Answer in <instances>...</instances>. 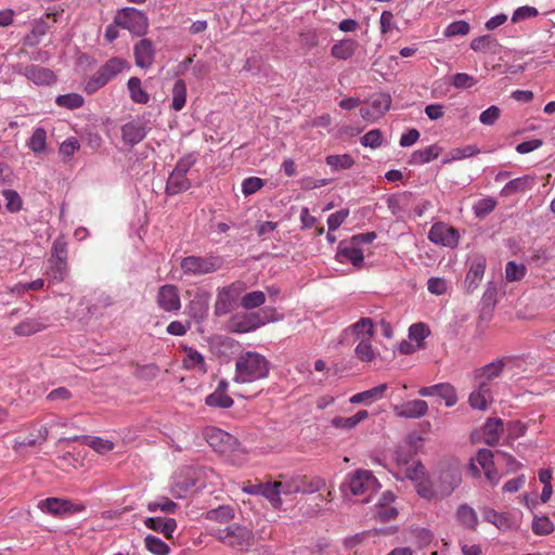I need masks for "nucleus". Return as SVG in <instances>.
Wrapping results in <instances>:
<instances>
[{"mask_svg":"<svg viewBox=\"0 0 555 555\" xmlns=\"http://www.w3.org/2000/svg\"><path fill=\"white\" fill-rule=\"evenodd\" d=\"M269 370L270 363L264 356L256 351H245L235 360L233 380L238 384L254 383L266 378Z\"/></svg>","mask_w":555,"mask_h":555,"instance_id":"nucleus-1","label":"nucleus"},{"mask_svg":"<svg viewBox=\"0 0 555 555\" xmlns=\"http://www.w3.org/2000/svg\"><path fill=\"white\" fill-rule=\"evenodd\" d=\"M218 542L238 552H246L255 544L254 531L236 522H233L225 528H216L209 531Z\"/></svg>","mask_w":555,"mask_h":555,"instance_id":"nucleus-2","label":"nucleus"},{"mask_svg":"<svg viewBox=\"0 0 555 555\" xmlns=\"http://www.w3.org/2000/svg\"><path fill=\"white\" fill-rule=\"evenodd\" d=\"M341 488L343 491L348 489L352 495L365 496L363 501L367 502L369 498L380 488V483L371 470L357 469L347 475Z\"/></svg>","mask_w":555,"mask_h":555,"instance_id":"nucleus-3","label":"nucleus"},{"mask_svg":"<svg viewBox=\"0 0 555 555\" xmlns=\"http://www.w3.org/2000/svg\"><path fill=\"white\" fill-rule=\"evenodd\" d=\"M114 23L135 36H142L149 28L146 15L135 8H124L117 12Z\"/></svg>","mask_w":555,"mask_h":555,"instance_id":"nucleus-4","label":"nucleus"},{"mask_svg":"<svg viewBox=\"0 0 555 555\" xmlns=\"http://www.w3.org/2000/svg\"><path fill=\"white\" fill-rule=\"evenodd\" d=\"M246 288V283L243 281H235L230 285L220 288L214 306L215 314L220 317L229 313Z\"/></svg>","mask_w":555,"mask_h":555,"instance_id":"nucleus-5","label":"nucleus"},{"mask_svg":"<svg viewBox=\"0 0 555 555\" xmlns=\"http://www.w3.org/2000/svg\"><path fill=\"white\" fill-rule=\"evenodd\" d=\"M222 266L219 257H197L189 256L181 260V270L189 275H202L216 272Z\"/></svg>","mask_w":555,"mask_h":555,"instance_id":"nucleus-6","label":"nucleus"},{"mask_svg":"<svg viewBox=\"0 0 555 555\" xmlns=\"http://www.w3.org/2000/svg\"><path fill=\"white\" fill-rule=\"evenodd\" d=\"M440 498L450 495L461 483L462 476L457 466H441L435 474Z\"/></svg>","mask_w":555,"mask_h":555,"instance_id":"nucleus-7","label":"nucleus"},{"mask_svg":"<svg viewBox=\"0 0 555 555\" xmlns=\"http://www.w3.org/2000/svg\"><path fill=\"white\" fill-rule=\"evenodd\" d=\"M38 507L47 514L52 516H64L75 513H80L85 509V505L80 503H73L66 499L48 498L38 503Z\"/></svg>","mask_w":555,"mask_h":555,"instance_id":"nucleus-8","label":"nucleus"},{"mask_svg":"<svg viewBox=\"0 0 555 555\" xmlns=\"http://www.w3.org/2000/svg\"><path fill=\"white\" fill-rule=\"evenodd\" d=\"M155 301L162 311L169 313H177L182 306L179 288L173 284L159 286L155 296Z\"/></svg>","mask_w":555,"mask_h":555,"instance_id":"nucleus-9","label":"nucleus"},{"mask_svg":"<svg viewBox=\"0 0 555 555\" xmlns=\"http://www.w3.org/2000/svg\"><path fill=\"white\" fill-rule=\"evenodd\" d=\"M428 238L435 244L453 248L459 244L460 234L455 228L443 222H437L431 225Z\"/></svg>","mask_w":555,"mask_h":555,"instance_id":"nucleus-10","label":"nucleus"},{"mask_svg":"<svg viewBox=\"0 0 555 555\" xmlns=\"http://www.w3.org/2000/svg\"><path fill=\"white\" fill-rule=\"evenodd\" d=\"M336 259L341 263L350 262L354 267L360 268L364 261L363 249L351 238L349 241H341L338 244Z\"/></svg>","mask_w":555,"mask_h":555,"instance_id":"nucleus-11","label":"nucleus"},{"mask_svg":"<svg viewBox=\"0 0 555 555\" xmlns=\"http://www.w3.org/2000/svg\"><path fill=\"white\" fill-rule=\"evenodd\" d=\"M422 397L437 396L444 400L447 406H453L457 402L455 388L449 383H440L418 390Z\"/></svg>","mask_w":555,"mask_h":555,"instance_id":"nucleus-12","label":"nucleus"},{"mask_svg":"<svg viewBox=\"0 0 555 555\" xmlns=\"http://www.w3.org/2000/svg\"><path fill=\"white\" fill-rule=\"evenodd\" d=\"M263 324L258 313H244L232 317L229 327L231 332L242 334L255 331Z\"/></svg>","mask_w":555,"mask_h":555,"instance_id":"nucleus-13","label":"nucleus"},{"mask_svg":"<svg viewBox=\"0 0 555 555\" xmlns=\"http://www.w3.org/2000/svg\"><path fill=\"white\" fill-rule=\"evenodd\" d=\"M509 362V358H501L492 361L489 364L483 365L482 367L476 371V382H485V384L492 386V380H494L502 374L504 367Z\"/></svg>","mask_w":555,"mask_h":555,"instance_id":"nucleus-14","label":"nucleus"},{"mask_svg":"<svg viewBox=\"0 0 555 555\" xmlns=\"http://www.w3.org/2000/svg\"><path fill=\"white\" fill-rule=\"evenodd\" d=\"M135 65L141 68H149L153 65L155 47L149 39H142L133 47Z\"/></svg>","mask_w":555,"mask_h":555,"instance_id":"nucleus-15","label":"nucleus"},{"mask_svg":"<svg viewBox=\"0 0 555 555\" xmlns=\"http://www.w3.org/2000/svg\"><path fill=\"white\" fill-rule=\"evenodd\" d=\"M476 389L469 395V405L475 410L485 411L488 405L493 401L491 385L485 382H476Z\"/></svg>","mask_w":555,"mask_h":555,"instance_id":"nucleus-16","label":"nucleus"},{"mask_svg":"<svg viewBox=\"0 0 555 555\" xmlns=\"http://www.w3.org/2000/svg\"><path fill=\"white\" fill-rule=\"evenodd\" d=\"M344 335H352L354 340L373 339L374 323L370 318H361L358 322L344 330Z\"/></svg>","mask_w":555,"mask_h":555,"instance_id":"nucleus-17","label":"nucleus"},{"mask_svg":"<svg viewBox=\"0 0 555 555\" xmlns=\"http://www.w3.org/2000/svg\"><path fill=\"white\" fill-rule=\"evenodd\" d=\"M23 74L28 80L34 83L50 85L55 81V76L52 70L41 67L39 65H29L18 72Z\"/></svg>","mask_w":555,"mask_h":555,"instance_id":"nucleus-18","label":"nucleus"},{"mask_svg":"<svg viewBox=\"0 0 555 555\" xmlns=\"http://www.w3.org/2000/svg\"><path fill=\"white\" fill-rule=\"evenodd\" d=\"M121 135L126 144L133 146L146 137V129L141 121L132 120L122 126Z\"/></svg>","mask_w":555,"mask_h":555,"instance_id":"nucleus-19","label":"nucleus"},{"mask_svg":"<svg viewBox=\"0 0 555 555\" xmlns=\"http://www.w3.org/2000/svg\"><path fill=\"white\" fill-rule=\"evenodd\" d=\"M206 439L209 446L220 453L227 452L228 448L235 443V439L230 434L218 428L210 429Z\"/></svg>","mask_w":555,"mask_h":555,"instance_id":"nucleus-20","label":"nucleus"},{"mask_svg":"<svg viewBox=\"0 0 555 555\" xmlns=\"http://www.w3.org/2000/svg\"><path fill=\"white\" fill-rule=\"evenodd\" d=\"M144 525L151 530L163 533L166 539H171L177 529V521L173 518L149 517L144 520Z\"/></svg>","mask_w":555,"mask_h":555,"instance_id":"nucleus-21","label":"nucleus"},{"mask_svg":"<svg viewBox=\"0 0 555 555\" xmlns=\"http://www.w3.org/2000/svg\"><path fill=\"white\" fill-rule=\"evenodd\" d=\"M428 411V404L424 400L408 401L401 406H396V412L399 416L408 418H418L424 416Z\"/></svg>","mask_w":555,"mask_h":555,"instance_id":"nucleus-22","label":"nucleus"},{"mask_svg":"<svg viewBox=\"0 0 555 555\" xmlns=\"http://www.w3.org/2000/svg\"><path fill=\"white\" fill-rule=\"evenodd\" d=\"M534 185V178L531 176H522L507 182L501 190L500 195L503 197L511 196L516 193H522L531 190Z\"/></svg>","mask_w":555,"mask_h":555,"instance_id":"nucleus-23","label":"nucleus"},{"mask_svg":"<svg viewBox=\"0 0 555 555\" xmlns=\"http://www.w3.org/2000/svg\"><path fill=\"white\" fill-rule=\"evenodd\" d=\"M183 350L185 357L182 361V365L185 370H195L202 374L207 373V364L201 352L188 346H183Z\"/></svg>","mask_w":555,"mask_h":555,"instance_id":"nucleus-24","label":"nucleus"},{"mask_svg":"<svg viewBox=\"0 0 555 555\" xmlns=\"http://www.w3.org/2000/svg\"><path fill=\"white\" fill-rule=\"evenodd\" d=\"M387 389H388L387 384H380V385L373 387L369 390L354 393L350 398L349 401L353 404H358V403H367L369 404V403L380 400L384 397L385 391Z\"/></svg>","mask_w":555,"mask_h":555,"instance_id":"nucleus-25","label":"nucleus"},{"mask_svg":"<svg viewBox=\"0 0 555 555\" xmlns=\"http://www.w3.org/2000/svg\"><path fill=\"white\" fill-rule=\"evenodd\" d=\"M128 66V62L121 57H112L106 61L98 72L105 79L106 82L111 81L118 74H120Z\"/></svg>","mask_w":555,"mask_h":555,"instance_id":"nucleus-26","label":"nucleus"},{"mask_svg":"<svg viewBox=\"0 0 555 555\" xmlns=\"http://www.w3.org/2000/svg\"><path fill=\"white\" fill-rule=\"evenodd\" d=\"M486 270V260L483 258H477L472 262V266L466 274L465 282L468 291L477 288L481 282Z\"/></svg>","mask_w":555,"mask_h":555,"instance_id":"nucleus-27","label":"nucleus"},{"mask_svg":"<svg viewBox=\"0 0 555 555\" xmlns=\"http://www.w3.org/2000/svg\"><path fill=\"white\" fill-rule=\"evenodd\" d=\"M503 430V421L501 418H489L483 426V441L488 446L496 444Z\"/></svg>","mask_w":555,"mask_h":555,"instance_id":"nucleus-28","label":"nucleus"},{"mask_svg":"<svg viewBox=\"0 0 555 555\" xmlns=\"http://www.w3.org/2000/svg\"><path fill=\"white\" fill-rule=\"evenodd\" d=\"M359 43L353 39H344L333 44L331 54L337 60H348L357 51Z\"/></svg>","mask_w":555,"mask_h":555,"instance_id":"nucleus-29","label":"nucleus"},{"mask_svg":"<svg viewBox=\"0 0 555 555\" xmlns=\"http://www.w3.org/2000/svg\"><path fill=\"white\" fill-rule=\"evenodd\" d=\"M205 519L218 524H229L235 517L234 508L231 505H220L216 508L209 509L204 515Z\"/></svg>","mask_w":555,"mask_h":555,"instance_id":"nucleus-30","label":"nucleus"},{"mask_svg":"<svg viewBox=\"0 0 555 555\" xmlns=\"http://www.w3.org/2000/svg\"><path fill=\"white\" fill-rule=\"evenodd\" d=\"M190 188L191 181L184 175H180L172 170L166 184L167 194L176 195L189 190Z\"/></svg>","mask_w":555,"mask_h":555,"instance_id":"nucleus-31","label":"nucleus"},{"mask_svg":"<svg viewBox=\"0 0 555 555\" xmlns=\"http://www.w3.org/2000/svg\"><path fill=\"white\" fill-rule=\"evenodd\" d=\"M369 417V412L366 410H361L357 412L354 415L349 417L337 416L332 420V425L336 428L341 429H352L361 422L365 421Z\"/></svg>","mask_w":555,"mask_h":555,"instance_id":"nucleus-32","label":"nucleus"},{"mask_svg":"<svg viewBox=\"0 0 555 555\" xmlns=\"http://www.w3.org/2000/svg\"><path fill=\"white\" fill-rule=\"evenodd\" d=\"M278 487L280 488L281 494L291 495L295 493H299L305 489L304 487V476L296 475L283 480H276Z\"/></svg>","mask_w":555,"mask_h":555,"instance_id":"nucleus-33","label":"nucleus"},{"mask_svg":"<svg viewBox=\"0 0 555 555\" xmlns=\"http://www.w3.org/2000/svg\"><path fill=\"white\" fill-rule=\"evenodd\" d=\"M441 152V149L437 145H429L423 150H417L412 153L410 164L422 165L436 159Z\"/></svg>","mask_w":555,"mask_h":555,"instance_id":"nucleus-34","label":"nucleus"},{"mask_svg":"<svg viewBox=\"0 0 555 555\" xmlns=\"http://www.w3.org/2000/svg\"><path fill=\"white\" fill-rule=\"evenodd\" d=\"M130 99L138 104H146L150 101L149 93L142 88L141 80L138 77L129 78L127 82Z\"/></svg>","mask_w":555,"mask_h":555,"instance_id":"nucleus-35","label":"nucleus"},{"mask_svg":"<svg viewBox=\"0 0 555 555\" xmlns=\"http://www.w3.org/2000/svg\"><path fill=\"white\" fill-rule=\"evenodd\" d=\"M414 485L416 492L424 499L431 500L440 496L435 479L429 480L424 475Z\"/></svg>","mask_w":555,"mask_h":555,"instance_id":"nucleus-36","label":"nucleus"},{"mask_svg":"<svg viewBox=\"0 0 555 555\" xmlns=\"http://www.w3.org/2000/svg\"><path fill=\"white\" fill-rule=\"evenodd\" d=\"M46 328V324L37 319H25L14 326L13 332L18 336H29Z\"/></svg>","mask_w":555,"mask_h":555,"instance_id":"nucleus-37","label":"nucleus"},{"mask_svg":"<svg viewBox=\"0 0 555 555\" xmlns=\"http://www.w3.org/2000/svg\"><path fill=\"white\" fill-rule=\"evenodd\" d=\"M456 519L468 529H475L478 524V517L475 509L467 504L459 506L456 511Z\"/></svg>","mask_w":555,"mask_h":555,"instance_id":"nucleus-38","label":"nucleus"},{"mask_svg":"<svg viewBox=\"0 0 555 555\" xmlns=\"http://www.w3.org/2000/svg\"><path fill=\"white\" fill-rule=\"evenodd\" d=\"M260 495L264 496L274 508H280L282 505L281 491L278 487V481L263 482Z\"/></svg>","mask_w":555,"mask_h":555,"instance_id":"nucleus-39","label":"nucleus"},{"mask_svg":"<svg viewBox=\"0 0 555 555\" xmlns=\"http://www.w3.org/2000/svg\"><path fill=\"white\" fill-rule=\"evenodd\" d=\"M172 102L171 107L179 112L181 111L186 102V85L184 80L179 79L175 82L172 88Z\"/></svg>","mask_w":555,"mask_h":555,"instance_id":"nucleus-40","label":"nucleus"},{"mask_svg":"<svg viewBox=\"0 0 555 555\" xmlns=\"http://www.w3.org/2000/svg\"><path fill=\"white\" fill-rule=\"evenodd\" d=\"M531 529L537 535H548L554 531L555 526L547 516L534 515Z\"/></svg>","mask_w":555,"mask_h":555,"instance_id":"nucleus-41","label":"nucleus"},{"mask_svg":"<svg viewBox=\"0 0 555 555\" xmlns=\"http://www.w3.org/2000/svg\"><path fill=\"white\" fill-rule=\"evenodd\" d=\"M485 520L493 524L500 530H507L512 527V521L505 514H500L494 509H487L483 514Z\"/></svg>","mask_w":555,"mask_h":555,"instance_id":"nucleus-42","label":"nucleus"},{"mask_svg":"<svg viewBox=\"0 0 555 555\" xmlns=\"http://www.w3.org/2000/svg\"><path fill=\"white\" fill-rule=\"evenodd\" d=\"M354 353L361 362H372L376 358V352L372 346V339L358 341Z\"/></svg>","mask_w":555,"mask_h":555,"instance_id":"nucleus-43","label":"nucleus"},{"mask_svg":"<svg viewBox=\"0 0 555 555\" xmlns=\"http://www.w3.org/2000/svg\"><path fill=\"white\" fill-rule=\"evenodd\" d=\"M47 132L43 128H36L28 140V147L36 154L46 150Z\"/></svg>","mask_w":555,"mask_h":555,"instance_id":"nucleus-44","label":"nucleus"},{"mask_svg":"<svg viewBox=\"0 0 555 555\" xmlns=\"http://www.w3.org/2000/svg\"><path fill=\"white\" fill-rule=\"evenodd\" d=\"M146 507L151 513L160 511L165 514H175L178 509V504L170 499L163 496L157 501L149 502Z\"/></svg>","mask_w":555,"mask_h":555,"instance_id":"nucleus-45","label":"nucleus"},{"mask_svg":"<svg viewBox=\"0 0 555 555\" xmlns=\"http://www.w3.org/2000/svg\"><path fill=\"white\" fill-rule=\"evenodd\" d=\"M205 403L208 406L228 409L231 408L234 403L233 399L224 392L214 391L208 395L205 399Z\"/></svg>","mask_w":555,"mask_h":555,"instance_id":"nucleus-46","label":"nucleus"},{"mask_svg":"<svg viewBox=\"0 0 555 555\" xmlns=\"http://www.w3.org/2000/svg\"><path fill=\"white\" fill-rule=\"evenodd\" d=\"M83 443L100 454H105L114 449L111 440L101 437H83Z\"/></svg>","mask_w":555,"mask_h":555,"instance_id":"nucleus-47","label":"nucleus"},{"mask_svg":"<svg viewBox=\"0 0 555 555\" xmlns=\"http://www.w3.org/2000/svg\"><path fill=\"white\" fill-rule=\"evenodd\" d=\"M145 547L149 552L154 555H168L170 548L169 546L159 538L149 534L144 539Z\"/></svg>","mask_w":555,"mask_h":555,"instance_id":"nucleus-48","label":"nucleus"},{"mask_svg":"<svg viewBox=\"0 0 555 555\" xmlns=\"http://www.w3.org/2000/svg\"><path fill=\"white\" fill-rule=\"evenodd\" d=\"M266 301V295L261 291H254L245 294L241 299V306L244 309H254L263 305Z\"/></svg>","mask_w":555,"mask_h":555,"instance_id":"nucleus-49","label":"nucleus"},{"mask_svg":"<svg viewBox=\"0 0 555 555\" xmlns=\"http://www.w3.org/2000/svg\"><path fill=\"white\" fill-rule=\"evenodd\" d=\"M55 102L59 106L75 109L82 106L83 98L78 93H68L59 95Z\"/></svg>","mask_w":555,"mask_h":555,"instance_id":"nucleus-50","label":"nucleus"},{"mask_svg":"<svg viewBox=\"0 0 555 555\" xmlns=\"http://www.w3.org/2000/svg\"><path fill=\"white\" fill-rule=\"evenodd\" d=\"M2 195L4 196L7 204L5 208L10 212H18L23 207V201L20 194L14 190H4L2 192Z\"/></svg>","mask_w":555,"mask_h":555,"instance_id":"nucleus-51","label":"nucleus"},{"mask_svg":"<svg viewBox=\"0 0 555 555\" xmlns=\"http://www.w3.org/2000/svg\"><path fill=\"white\" fill-rule=\"evenodd\" d=\"M527 272L526 267L522 263L515 261H508L505 267V276L509 282L520 281Z\"/></svg>","mask_w":555,"mask_h":555,"instance_id":"nucleus-52","label":"nucleus"},{"mask_svg":"<svg viewBox=\"0 0 555 555\" xmlns=\"http://www.w3.org/2000/svg\"><path fill=\"white\" fill-rule=\"evenodd\" d=\"M353 159L350 155H330L326 157V164L335 170L349 169L353 165Z\"/></svg>","mask_w":555,"mask_h":555,"instance_id":"nucleus-53","label":"nucleus"},{"mask_svg":"<svg viewBox=\"0 0 555 555\" xmlns=\"http://www.w3.org/2000/svg\"><path fill=\"white\" fill-rule=\"evenodd\" d=\"M496 204L492 197L481 198L474 205L475 215L478 218H483L494 210Z\"/></svg>","mask_w":555,"mask_h":555,"instance_id":"nucleus-54","label":"nucleus"},{"mask_svg":"<svg viewBox=\"0 0 555 555\" xmlns=\"http://www.w3.org/2000/svg\"><path fill=\"white\" fill-rule=\"evenodd\" d=\"M370 104L374 107L376 114L382 117L390 108L391 98L387 93H379L371 100Z\"/></svg>","mask_w":555,"mask_h":555,"instance_id":"nucleus-55","label":"nucleus"},{"mask_svg":"<svg viewBox=\"0 0 555 555\" xmlns=\"http://www.w3.org/2000/svg\"><path fill=\"white\" fill-rule=\"evenodd\" d=\"M451 83L456 89H469L477 83V79L466 73H457L452 76Z\"/></svg>","mask_w":555,"mask_h":555,"instance_id":"nucleus-56","label":"nucleus"},{"mask_svg":"<svg viewBox=\"0 0 555 555\" xmlns=\"http://www.w3.org/2000/svg\"><path fill=\"white\" fill-rule=\"evenodd\" d=\"M470 26L465 21H456L448 25L444 29V36L448 38L455 36H465L469 33Z\"/></svg>","mask_w":555,"mask_h":555,"instance_id":"nucleus-57","label":"nucleus"},{"mask_svg":"<svg viewBox=\"0 0 555 555\" xmlns=\"http://www.w3.org/2000/svg\"><path fill=\"white\" fill-rule=\"evenodd\" d=\"M360 141L363 146H367L371 149H377L382 145L383 133L379 129H373V130H370L369 132H366L361 138Z\"/></svg>","mask_w":555,"mask_h":555,"instance_id":"nucleus-58","label":"nucleus"},{"mask_svg":"<svg viewBox=\"0 0 555 555\" xmlns=\"http://www.w3.org/2000/svg\"><path fill=\"white\" fill-rule=\"evenodd\" d=\"M67 243L63 237H57L52 245L51 260H67Z\"/></svg>","mask_w":555,"mask_h":555,"instance_id":"nucleus-59","label":"nucleus"},{"mask_svg":"<svg viewBox=\"0 0 555 555\" xmlns=\"http://www.w3.org/2000/svg\"><path fill=\"white\" fill-rule=\"evenodd\" d=\"M53 264L50 267L49 274L52 276V279L56 282H61L65 279L67 274V260H51Z\"/></svg>","mask_w":555,"mask_h":555,"instance_id":"nucleus-60","label":"nucleus"},{"mask_svg":"<svg viewBox=\"0 0 555 555\" xmlns=\"http://www.w3.org/2000/svg\"><path fill=\"white\" fill-rule=\"evenodd\" d=\"M500 116H501L500 107L496 105H491L490 107H488L486 111H483L480 114L479 120L482 125L492 126L498 121Z\"/></svg>","mask_w":555,"mask_h":555,"instance_id":"nucleus-61","label":"nucleus"},{"mask_svg":"<svg viewBox=\"0 0 555 555\" xmlns=\"http://www.w3.org/2000/svg\"><path fill=\"white\" fill-rule=\"evenodd\" d=\"M430 331L428 326L424 323H415L412 324L409 328V337L412 340L417 343L423 341L428 335Z\"/></svg>","mask_w":555,"mask_h":555,"instance_id":"nucleus-62","label":"nucleus"},{"mask_svg":"<svg viewBox=\"0 0 555 555\" xmlns=\"http://www.w3.org/2000/svg\"><path fill=\"white\" fill-rule=\"evenodd\" d=\"M380 34L386 36L392 29L396 28L395 15L391 11H383L379 18Z\"/></svg>","mask_w":555,"mask_h":555,"instance_id":"nucleus-63","label":"nucleus"},{"mask_svg":"<svg viewBox=\"0 0 555 555\" xmlns=\"http://www.w3.org/2000/svg\"><path fill=\"white\" fill-rule=\"evenodd\" d=\"M538 14L539 12L534 7L524 5L514 11L512 22L519 23L524 20L535 17Z\"/></svg>","mask_w":555,"mask_h":555,"instance_id":"nucleus-64","label":"nucleus"}]
</instances>
